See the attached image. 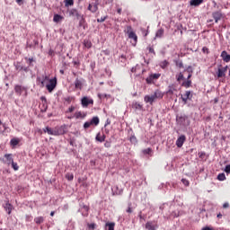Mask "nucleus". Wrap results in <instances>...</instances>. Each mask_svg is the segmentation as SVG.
Returning <instances> with one entry per match:
<instances>
[{
    "label": "nucleus",
    "instance_id": "59",
    "mask_svg": "<svg viewBox=\"0 0 230 230\" xmlns=\"http://www.w3.org/2000/svg\"><path fill=\"white\" fill-rule=\"evenodd\" d=\"M1 125H3V121H1V119H0V126H1Z\"/></svg>",
    "mask_w": 230,
    "mask_h": 230
},
{
    "label": "nucleus",
    "instance_id": "38",
    "mask_svg": "<svg viewBox=\"0 0 230 230\" xmlns=\"http://www.w3.org/2000/svg\"><path fill=\"white\" fill-rule=\"evenodd\" d=\"M12 164V168L17 172V170H19V165H17V163L13 162L11 164Z\"/></svg>",
    "mask_w": 230,
    "mask_h": 230
},
{
    "label": "nucleus",
    "instance_id": "7",
    "mask_svg": "<svg viewBox=\"0 0 230 230\" xmlns=\"http://www.w3.org/2000/svg\"><path fill=\"white\" fill-rule=\"evenodd\" d=\"M81 105L84 109H87L89 105H94V100H93L91 97L84 96L81 99Z\"/></svg>",
    "mask_w": 230,
    "mask_h": 230
},
{
    "label": "nucleus",
    "instance_id": "29",
    "mask_svg": "<svg viewBox=\"0 0 230 230\" xmlns=\"http://www.w3.org/2000/svg\"><path fill=\"white\" fill-rule=\"evenodd\" d=\"M132 108L137 109V111H141L143 109V106L139 104V102H133Z\"/></svg>",
    "mask_w": 230,
    "mask_h": 230
},
{
    "label": "nucleus",
    "instance_id": "1",
    "mask_svg": "<svg viewBox=\"0 0 230 230\" xmlns=\"http://www.w3.org/2000/svg\"><path fill=\"white\" fill-rule=\"evenodd\" d=\"M38 81H40V87H46L49 93H53L57 87V77L49 79V76L43 75L42 79L38 78Z\"/></svg>",
    "mask_w": 230,
    "mask_h": 230
},
{
    "label": "nucleus",
    "instance_id": "2",
    "mask_svg": "<svg viewBox=\"0 0 230 230\" xmlns=\"http://www.w3.org/2000/svg\"><path fill=\"white\" fill-rule=\"evenodd\" d=\"M164 94L160 90L155 91L154 94L151 95H146L144 97V102L146 103H150V105H154V102H156V100H163V97Z\"/></svg>",
    "mask_w": 230,
    "mask_h": 230
},
{
    "label": "nucleus",
    "instance_id": "49",
    "mask_svg": "<svg viewBox=\"0 0 230 230\" xmlns=\"http://www.w3.org/2000/svg\"><path fill=\"white\" fill-rule=\"evenodd\" d=\"M105 148H111V142L104 143Z\"/></svg>",
    "mask_w": 230,
    "mask_h": 230
},
{
    "label": "nucleus",
    "instance_id": "50",
    "mask_svg": "<svg viewBox=\"0 0 230 230\" xmlns=\"http://www.w3.org/2000/svg\"><path fill=\"white\" fill-rule=\"evenodd\" d=\"M73 100H75L73 97H68L66 99V102H73Z\"/></svg>",
    "mask_w": 230,
    "mask_h": 230
},
{
    "label": "nucleus",
    "instance_id": "61",
    "mask_svg": "<svg viewBox=\"0 0 230 230\" xmlns=\"http://www.w3.org/2000/svg\"><path fill=\"white\" fill-rule=\"evenodd\" d=\"M142 73H145V70H142Z\"/></svg>",
    "mask_w": 230,
    "mask_h": 230
},
{
    "label": "nucleus",
    "instance_id": "46",
    "mask_svg": "<svg viewBox=\"0 0 230 230\" xmlns=\"http://www.w3.org/2000/svg\"><path fill=\"white\" fill-rule=\"evenodd\" d=\"M107 19V16L102 17L101 19L97 20V22H104V21Z\"/></svg>",
    "mask_w": 230,
    "mask_h": 230
},
{
    "label": "nucleus",
    "instance_id": "20",
    "mask_svg": "<svg viewBox=\"0 0 230 230\" xmlns=\"http://www.w3.org/2000/svg\"><path fill=\"white\" fill-rule=\"evenodd\" d=\"M213 18L215 19L216 22H218L222 19V13L220 12H215L213 13Z\"/></svg>",
    "mask_w": 230,
    "mask_h": 230
},
{
    "label": "nucleus",
    "instance_id": "62",
    "mask_svg": "<svg viewBox=\"0 0 230 230\" xmlns=\"http://www.w3.org/2000/svg\"><path fill=\"white\" fill-rule=\"evenodd\" d=\"M215 102H216V103H217V102H218V101H217V100H216Z\"/></svg>",
    "mask_w": 230,
    "mask_h": 230
},
{
    "label": "nucleus",
    "instance_id": "25",
    "mask_svg": "<svg viewBox=\"0 0 230 230\" xmlns=\"http://www.w3.org/2000/svg\"><path fill=\"white\" fill-rule=\"evenodd\" d=\"M19 143H21V139L15 138V137L11 139V141H10L11 146H17V145H19Z\"/></svg>",
    "mask_w": 230,
    "mask_h": 230
},
{
    "label": "nucleus",
    "instance_id": "16",
    "mask_svg": "<svg viewBox=\"0 0 230 230\" xmlns=\"http://www.w3.org/2000/svg\"><path fill=\"white\" fill-rule=\"evenodd\" d=\"M157 227H159L157 223H154L152 221L146 223V229H147V230H156Z\"/></svg>",
    "mask_w": 230,
    "mask_h": 230
},
{
    "label": "nucleus",
    "instance_id": "36",
    "mask_svg": "<svg viewBox=\"0 0 230 230\" xmlns=\"http://www.w3.org/2000/svg\"><path fill=\"white\" fill-rule=\"evenodd\" d=\"M66 179H67V181H73V179H75V176L73 175V173H66Z\"/></svg>",
    "mask_w": 230,
    "mask_h": 230
},
{
    "label": "nucleus",
    "instance_id": "40",
    "mask_svg": "<svg viewBox=\"0 0 230 230\" xmlns=\"http://www.w3.org/2000/svg\"><path fill=\"white\" fill-rule=\"evenodd\" d=\"M143 154L150 155L152 154V148L144 149Z\"/></svg>",
    "mask_w": 230,
    "mask_h": 230
},
{
    "label": "nucleus",
    "instance_id": "60",
    "mask_svg": "<svg viewBox=\"0 0 230 230\" xmlns=\"http://www.w3.org/2000/svg\"><path fill=\"white\" fill-rule=\"evenodd\" d=\"M73 117H68V119H71Z\"/></svg>",
    "mask_w": 230,
    "mask_h": 230
},
{
    "label": "nucleus",
    "instance_id": "56",
    "mask_svg": "<svg viewBox=\"0 0 230 230\" xmlns=\"http://www.w3.org/2000/svg\"><path fill=\"white\" fill-rule=\"evenodd\" d=\"M217 218H222V214H217Z\"/></svg>",
    "mask_w": 230,
    "mask_h": 230
},
{
    "label": "nucleus",
    "instance_id": "21",
    "mask_svg": "<svg viewBox=\"0 0 230 230\" xmlns=\"http://www.w3.org/2000/svg\"><path fill=\"white\" fill-rule=\"evenodd\" d=\"M62 21H64V16L60 14H54V17H53L54 22H62Z\"/></svg>",
    "mask_w": 230,
    "mask_h": 230
},
{
    "label": "nucleus",
    "instance_id": "26",
    "mask_svg": "<svg viewBox=\"0 0 230 230\" xmlns=\"http://www.w3.org/2000/svg\"><path fill=\"white\" fill-rule=\"evenodd\" d=\"M4 208H5V211L8 213V215H11L12 209H13V206H12V204L10 203H6Z\"/></svg>",
    "mask_w": 230,
    "mask_h": 230
},
{
    "label": "nucleus",
    "instance_id": "55",
    "mask_svg": "<svg viewBox=\"0 0 230 230\" xmlns=\"http://www.w3.org/2000/svg\"><path fill=\"white\" fill-rule=\"evenodd\" d=\"M50 217H55V211L50 212Z\"/></svg>",
    "mask_w": 230,
    "mask_h": 230
},
{
    "label": "nucleus",
    "instance_id": "33",
    "mask_svg": "<svg viewBox=\"0 0 230 230\" xmlns=\"http://www.w3.org/2000/svg\"><path fill=\"white\" fill-rule=\"evenodd\" d=\"M75 4L74 0H65V6H73Z\"/></svg>",
    "mask_w": 230,
    "mask_h": 230
},
{
    "label": "nucleus",
    "instance_id": "34",
    "mask_svg": "<svg viewBox=\"0 0 230 230\" xmlns=\"http://www.w3.org/2000/svg\"><path fill=\"white\" fill-rule=\"evenodd\" d=\"M226 173H224V172H222V173H219L218 175H217V180L218 181H226Z\"/></svg>",
    "mask_w": 230,
    "mask_h": 230
},
{
    "label": "nucleus",
    "instance_id": "53",
    "mask_svg": "<svg viewBox=\"0 0 230 230\" xmlns=\"http://www.w3.org/2000/svg\"><path fill=\"white\" fill-rule=\"evenodd\" d=\"M223 207H224V208H229V204H228V203H225V204L223 205Z\"/></svg>",
    "mask_w": 230,
    "mask_h": 230
},
{
    "label": "nucleus",
    "instance_id": "39",
    "mask_svg": "<svg viewBox=\"0 0 230 230\" xmlns=\"http://www.w3.org/2000/svg\"><path fill=\"white\" fill-rule=\"evenodd\" d=\"M87 226H88L89 230L96 229V224H94V223L88 224Z\"/></svg>",
    "mask_w": 230,
    "mask_h": 230
},
{
    "label": "nucleus",
    "instance_id": "11",
    "mask_svg": "<svg viewBox=\"0 0 230 230\" xmlns=\"http://www.w3.org/2000/svg\"><path fill=\"white\" fill-rule=\"evenodd\" d=\"M66 132V126L56 127L54 128V136H64Z\"/></svg>",
    "mask_w": 230,
    "mask_h": 230
},
{
    "label": "nucleus",
    "instance_id": "57",
    "mask_svg": "<svg viewBox=\"0 0 230 230\" xmlns=\"http://www.w3.org/2000/svg\"><path fill=\"white\" fill-rule=\"evenodd\" d=\"M60 74H61V75H64V71H63V70H60Z\"/></svg>",
    "mask_w": 230,
    "mask_h": 230
},
{
    "label": "nucleus",
    "instance_id": "31",
    "mask_svg": "<svg viewBox=\"0 0 230 230\" xmlns=\"http://www.w3.org/2000/svg\"><path fill=\"white\" fill-rule=\"evenodd\" d=\"M75 89H82V82L78 79L75 81Z\"/></svg>",
    "mask_w": 230,
    "mask_h": 230
},
{
    "label": "nucleus",
    "instance_id": "28",
    "mask_svg": "<svg viewBox=\"0 0 230 230\" xmlns=\"http://www.w3.org/2000/svg\"><path fill=\"white\" fill-rule=\"evenodd\" d=\"M84 48H87L88 49H90V48H93V43L89 40H84Z\"/></svg>",
    "mask_w": 230,
    "mask_h": 230
},
{
    "label": "nucleus",
    "instance_id": "30",
    "mask_svg": "<svg viewBox=\"0 0 230 230\" xmlns=\"http://www.w3.org/2000/svg\"><path fill=\"white\" fill-rule=\"evenodd\" d=\"M170 63L167 60H164L160 63V67H162V69H165V67H168V65Z\"/></svg>",
    "mask_w": 230,
    "mask_h": 230
},
{
    "label": "nucleus",
    "instance_id": "24",
    "mask_svg": "<svg viewBox=\"0 0 230 230\" xmlns=\"http://www.w3.org/2000/svg\"><path fill=\"white\" fill-rule=\"evenodd\" d=\"M95 139L96 141H99V143H103V141H105V135L98 133Z\"/></svg>",
    "mask_w": 230,
    "mask_h": 230
},
{
    "label": "nucleus",
    "instance_id": "10",
    "mask_svg": "<svg viewBox=\"0 0 230 230\" xmlns=\"http://www.w3.org/2000/svg\"><path fill=\"white\" fill-rule=\"evenodd\" d=\"M161 74H151L146 79V84H153L154 80H159Z\"/></svg>",
    "mask_w": 230,
    "mask_h": 230
},
{
    "label": "nucleus",
    "instance_id": "37",
    "mask_svg": "<svg viewBox=\"0 0 230 230\" xmlns=\"http://www.w3.org/2000/svg\"><path fill=\"white\" fill-rule=\"evenodd\" d=\"M69 15L70 16L78 15V11H76V9H72L69 11Z\"/></svg>",
    "mask_w": 230,
    "mask_h": 230
},
{
    "label": "nucleus",
    "instance_id": "54",
    "mask_svg": "<svg viewBox=\"0 0 230 230\" xmlns=\"http://www.w3.org/2000/svg\"><path fill=\"white\" fill-rule=\"evenodd\" d=\"M117 13H118L119 14H121V8H119V9L117 10Z\"/></svg>",
    "mask_w": 230,
    "mask_h": 230
},
{
    "label": "nucleus",
    "instance_id": "23",
    "mask_svg": "<svg viewBox=\"0 0 230 230\" xmlns=\"http://www.w3.org/2000/svg\"><path fill=\"white\" fill-rule=\"evenodd\" d=\"M43 131L47 134H49V136H55V128H51L49 127H46Z\"/></svg>",
    "mask_w": 230,
    "mask_h": 230
},
{
    "label": "nucleus",
    "instance_id": "4",
    "mask_svg": "<svg viewBox=\"0 0 230 230\" xmlns=\"http://www.w3.org/2000/svg\"><path fill=\"white\" fill-rule=\"evenodd\" d=\"M125 33L128 35V39L133 40V45L136 46V44H137V35H136V32L132 30V26H127Z\"/></svg>",
    "mask_w": 230,
    "mask_h": 230
},
{
    "label": "nucleus",
    "instance_id": "19",
    "mask_svg": "<svg viewBox=\"0 0 230 230\" xmlns=\"http://www.w3.org/2000/svg\"><path fill=\"white\" fill-rule=\"evenodd\" d=\"M174 93H177V86L175 84H171L169 86V89L167 91V94H173Z\"/></svg>",
    "mask_w": 230,
    "mask_h": 230
},
{
    "label": "nucleus",
    "instance_id": "45",
    "mask_svg": "<svg viewBox=\"0 0 230 230\" xmlns=\"http://www.w3.org/2000/svg\"><path fill=\"white\" fill-rule=\"evenodd\" d=\"M225 172H226V173H230V164H228L225 167Z\"/></svg>",
    "mask_w": 230,
    "mask_h": 230
},
{
    "label": "nucleus",
    "instance_id": "35",
    "mask_svg": "<svg viewBox=\"0 0 230 230\" xmlns=\"http://www.w3.org/2000/svg\"><path fill=\"white\" fill-rule=\"evenodd\" d=\"M83 209L84 213L83 214L84 217H87L89 215V206H84Z\"/></svg>",
    "mask_w": 230,
    "mask_h": 230
},
{
    "label": "nucleus",
    "instance_id": "44",
    "mask_svg": "<svg viewBox=\"0 0 230 230\" xmlns=\"http://www.w3.org/2000/svg\"><path fill=\"white\" fill-rule=\"evenodd\" d=\"M181 182L184 184V186H190V181H188L186 179H182Z\"/></svg>",
    "mask_w": 230,
    "mask_h": 230
},
{
    "label": "nucleus",
    "instance_id": "47",
    "mask_svg": "<svg viewBox=\"0 0 230 230\" xmlns=\"http://www.w3.org/2000/svg\"><path fill=\"white\" fill-rule=\"evenodd\" d=\"M75 109V106H70L66 111V112H74Z\"/></svg>",
    "mask_w": 230,
    "mask_h": 230
},
{
    "label": "nucleus",
    "instance_id": "32",
    "mask_svg": "<svg viewBox=\"0 0 230 230\" xmlns=\"http://www.w3.org/2000/svg\"><path fill=\"white\" fill-rule=\"evenodd\" d=\"M34 222H35L36 224H42V222H44V217H35V218H34Z\"/></svg>",
    "mask_w": 230,
    "mask_h": 230
},
{
    "label": "nucleus",
    "instance_id": "51",
    "mask_svg": "<svg viewBox=\"0 0 230 230\" xmlns=\"http://www.w3.org/2000/svg\"><path fill=\"white\" fill-rule=\"evenodd\" d=\"M17 4H19V6H21L22 4V0H16Z\"/></svg>",
    "mask_w": 230,
    "mask_h": 230
},
{
    "label": "nucleus",
    "instance_id": "27",
    "mask_svg": "<svg viewBox=\"0 0 230 230\" xmlns=\"http://www.w3.org/2000/svg\"><path fill=\"white\" fill-rule=\"evenodd\" d=\"M116 224L115 223H106L105 229L106 230H114Z\"/></svg>",
    "mask_w": 230,
    "mask_h": 230
},
{
    "label": "nucleus",
    "instance_id": "12",
    "mask_svg": "<svg viewBox=\"0 0 230 230\" xmlns=\"http://www.w3.org/2000/svg\"><path fill=\"white\" fill-rule=\"evenodd\" d=\"M98 4H99L98 1L89 4L88 5L89 12H92V13H96V12H98Z\"/></svg>",
    "mask_w": 230,
    "mask_h": 230
},
{
    "label": "nucleus",
    "instance_id": "58",
    "mask_svg": "<svg viewBox=\"0 0 230 230\" xmlns=\"http://www.w3.org/2000/svg\"><path fill=\"white\" fill-rule=\"evenodd\" d=\"M29 61H30V62H33V59L30 58Z\"/></svg>",
    "mask_w": 230,
    "mask_h": 230
},
{
    "label": "nucleus",
    "instance_id": "43",
    "mask_svg": "<svg viewBox=\"0 0 230 230\" xmlns=\"http://www.w3.org/2000/svg\"><path fill=\"white\" fill-rule=\"evenodd\" d=\"M199 159H204V157H206V153H204V152L199 153Z\"/></svg>",
    "mask_w": 230,
    "mask_h": 230
},
{
    "label": "nucleus",
    "instance_id": "6",
    "mask_svg": "<svg viewBox=\"0 0 230 230\" xmlns=\"http://www.w3.org/2000/svg\"><path fill=\"white\" fill-rule=\"evenodd\" d=\"M228 66H226L225 67L219 66L217 71L216 73V77L219 80V78H226V73H227Z\"/></svg>",
    "mask_w": 230,
    "mask_h": 230
},
{
    "label": "nucleus",
    "instance_id": "41",
    "mask_svg": "<svg viewBox=\"0 0 230 230\" xmlns=\"http://www.w3.org/2000/svg\"><path fill=\"white\" fill-rule=\"evenodd\" d=\"M164 33V31L163 30H158L156 32V37H163Z\"/></svg>",
    "mask_w": 230,
    "mask_h": 230
},
{
    "label": "nucleus",
    "instance_id": "13",
    "mask_svg": "<svg viewBox=\"0 0 230 230\" xmlns=\"http://www.w3.org/2000/svg\"><path fill=\"white\" fill-rule=\"evenodd\" d=\"M186 142V136L181 135L176 140V146L178 148H182V145Z\"/></svg>",
    "mask_w": 230,
    "mask_h": 230
},
{
    "label": "nucleus",
    "instance_id": "52",
    "mask_svg": "<svg viewBox=\"0 0 230 230\" xmlns=\"http://www.w3.org/2000/svg\"><path fill=\"white\" fill-rule=\"evenodd\" d=\"M127 213H132V208L128 207V208L127 209Z\"/></svg>",
    "mask_w": 230,
    "mask_h": 230
},
{
    "label": "nucleus",
    "instance_id": "8",
    "mask_svg": "<svg viewBox=\"0 0 230 230\" xmlns=\"http://www.w3.org/2000/svg\"><path fill=\"white\" fill-rule=\"evenodd\" d=\"M0 161L3 162L4 164L10 166V164L13 163V155L12 154H5L3 158H0Z\"/></svg>",
    "mask_w": 230,
    "mask_h": 230
},
{
    "label": "nucleus",
    "instance_id": "5",
    "mask_svg": "<svg viewBox=\"0 0 230 230\" xmlns=\"http://www.w3.org/2000/svg\"><path fill=\"white\" fill-rule=\"evenodd\" d=\"M100 125V119L93 117L91 120L84 122V128H89L90 127H98Z\"/></svg>",
    "mask_w": 230,
    "mask_h": 230
},
{
    "label": "nucleus",
    "instance_id": "3",
    "mask_svg": "<svg viewBox=\"0 0 230 230\" xmlns=\"http://www.w3.org/2000/svg\"><path fill=\"white\" fill-rule=\"evenodd\" d=\"M185 73H187V80L183 81L181 84V87H185L186 89H189V87L191 85V76L193 75V69L191 66H189L187 69H185Z\"/></svg>",
    "mask_w": 230,
    "mask_h": 230
},
{
    "label": "nucleus",
    "instance_id": "9",
    "mask_svg": "<svg viewBox=\"0 0 230 230\" xmlns=\"http://www.w3.org/2000/svg\"><path fill=\"white\" fill-rule=\"evenodd\" d=\"M14 91L18 96H21V94H24V96H26L27 94L26 88L22 85L16 84L14 86Z\"/></svg>",
    "mask_w": 230,
    "mask_h": 230
},
{
    "label": "nucleus",
    "instance_id": "22",
    "mask_svg": "<svg viewBox=\"0 0 230 230\" xmlns=\"http://www.w3.org/2000/svg\"><path fill=\"white\" fill-rule=\"evenodd\" d=\"M185 73H188V72H186V70H184L183 72H181L178 75H176V80H177V82H179V84H181V80H184V74Z\"/></svg>",
    "mask_w": 230,
    "mask_h": 230
},
{
    "label": "nucleus",
    "instance_id": "14",
    "mask_svg": "<svg viewBox=\"0 0 230 230\" xmlns=\"http://www.w3.org/2000/svg\"><path fill=\"white\" fill-rule=\"evenodd\" d=\"M191 98H193V94H191L190 91H186L185 94L181 95V100L185 104L188 103V100H191Z\"/></svg>",
    "mask_w": 230,
    "mask_h": 230
},
{
    "label": "nucleus",
    "instance_id": "42",
    "mask_svg": "<svg viewBox=\"0 0 230 230\" xmlns=\"http://www.w3.org/2000/svg\"><path fill=\"white\" fill-rule=\"evenodd\" d=\"M202 51H203V53H206L207 55L209 54V49H208V47H203Z\"/></svg>",
    "mask_w": 230,
    "mask_h": 230
},
{
    "label": "nucleus",
    "instance_id": "18",
    "mask_svg": "<svg viewBox=\"0 0 230 230\" xmlns=\"http://www.w3.org/2000/svg\"><path fill=\"white\" fill-rule=\"evenodd\" d=\"M204 3V0H190V6H200Z\"/></svg>",
    "mask_w": 230,
    "mask_h": 230
},
{
    "label": "nucleus",
    "instance_id": "48",
    "mask_svg": "<svg viewBox=\"0 0 230 230\" xmlns=\"http://www.w3.org/2000/svg\"><path fill=\"white\" fill-rule=\"evenodd\" d=\"M137 69H139V66L132 67L131 73H136V71H137Z\"/></svg>",
    "mask_w": 230,
    "mask_h": 230
},
{
    "label": "nucleus",
    "instance_id": "17",
    "mask_svg": "<svg viewBox=\"0 0 230 230\" xmlns=\"http://www.w3.org/2000/svg\"><path fill=\"white\" fill-rule=\"evenodd\" d=\"M221 58L223 59L224 62H230V55L227 54V51L226 50L222 51Z\"/></svg>",
    "mask_w": 230,
    "mask_h": 230
},
{
    "label": "nucleus",
    "instance_id": "15",
    "mask_svg": "<svg viewBox=\"0 0 230 230\" xmlns=\"http://www.w3.org/2000/svg\"><path fill=\"white\" fill-rule=\"evenodd\" d=\"M87 117V112L84 111H76L73 118H75V119H84V118Z\"/></svg>",
    "mask_w": 230,
    "mask_h": 230
}]
</instances>
